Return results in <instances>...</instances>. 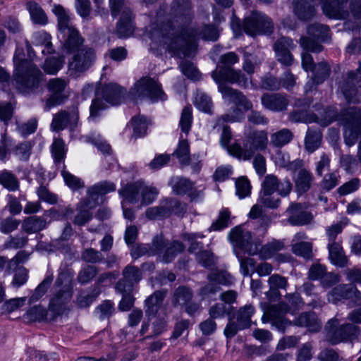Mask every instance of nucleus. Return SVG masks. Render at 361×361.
Wrapping results in <instances>:
<instances>
[{
  "label": "nucleus",
  "mask_w": 361,
  "mask_h": 361,
  "mask_svg": "<svg viewBox=\"0 0 361 361\" xmlns=\"http://www.w3.org/2000/svg\"><path fill=\"white\" fill-rule=\"evenodd\" d=\"M164 48L171 56L179 58L180 53V27L178 20H170L160 29Z\"/></svg>",
  "instance_id": "obj_13"
},
{
  "label": "nucleus",
  "mask_w": 361,
  "mask_h": 361,
  "mask_svg": "<svg viewBox=\"0 0 361 361\" xmlns=\"http://www.w3.org/2000/svg\"><path fill=\"white\" fill-rule=\"evenodd\" d=\"M276 184L275 179L274 178H268L267 179H264L262 183V188L260 192V195L258 200V203H260L263 206L274 209L277 208L280 203L281 200L279 197L272 196L274 192V185Z\"/></svg>",
  "instance_id": "obj_26"
},
{
  "label": "nucleus",
  "mask_w": 361,
  "mask_h": 361,
  "mask_svg": "<svg viewBox=\"0 0 361 361\" xmlns=\"http://www.w3.org/2000/svg\"><path fill=\"white\" fill-rule=\"evenodd\" d=\"M55 286L59 289L53 294L49 303L51 318L54 319L68 314L71 310L70 302L74 288L73 276L68 271H62L55 281Z\"/></svg>",
  "instance_id": "obj_6"
},
{
  "label": "nucleus",
  "mask_w": 361,
  "mask_h": 361,
  "mask_svg": "<svg viewBox=\"0 0 361 361\" xmlns=\"http://www.w3.org/2000/svg\"><path fill=\"white\" fill-rule=\"evenodd\" d=\"M203 188L188 179H182V197H188L190 201H197L202 197Z\"/></svg>",
  "instance_id": "obj_43"
},
{
  "label": "nucleus",
  "mask_w": 361,
  "mask_h": 361,
  "mask_svg": "<svg viewBox=\"0 0 361 361\" xmlns=\"http://www.w3.org/2000/svg\"><path fill=\"white\" fill-rule=\"evenodd\" d=\"M268 283L269 285V292L267 293V295L270 293L274 294L276 297L279 296V289H286L288 283L287 280L285 277L279 275V274H273L271 275L268 280Z\"/></svg>",
  "instance_id": "obj_57"
},
{
  "label": "nucleus",
  "mask_w": 361,
  "mask_h": 361,
  "mask_svg": "<svg viewBox=\"0 0 361 361\" xmlns=\"http://www.w3.org/2000/svg\"><path fill=\"white\" fill-rule=\"evenodd\" d=\"M309 277L312 280L324 279V282L329 280L326 285H331L338 281V275L334 273L326 274L325 267L321 264H314L309 271Z\"/></svg>",
  "instance_id": "obj_41"
},
{
  "label": "nucleus",
  "mask_w": 361,
  "mask_h": 361,
  "mask_svg": "<svg viewBox=\"0 0 361 361\" xmlns=\"http://www.w3.org/2000/svg\"><path fill=\"white\" fill-rule=\"evenodd\" d=\"M360 293L354 286H339L332 290L328 295V300L333 303H337L343 299H359Z\"/></svg>",
  "instance_id": "obj_29"
},
{
  "label": "nucleus",
  "mask_w": 361,
  "mask_h": 361,
  "mask_svg": "<svg viewBox=\"0 0 361 361\" xmlns=\"http://www.w3.org/2000/svg\"><path fill=\"white\" fill-rule=\"evenodd\" d=\"M268 178H274L276 181V184L274 185L273 192H277L278 194L282 197H286L292 190V183L288 179H284L279 181L278 178L274 175H268L264 179Z\"/></svg>",
  "instance_id": "obj_62"
},
{
  "label": "nucleus",
  "mask_w": 361,
  "mask_h": 361,
  "mask_svg": "<svg viewBox=\"0 0 361 361\" xmlns=\"http://www.w3.org/2000/svg\"><path fill=\"white\" fill-rule=\"evenodd\" d=\"M0 184L9 191H16L19 189V181L11 172L4 170L0 173Z\"/></svg>",
  "instance_id": "obj_56"
},
{
  "label": "nucleus",
  "mask_w": 361,
  "mask_h": 361,
  "mask_svg": "<svg viewBox=\"0 0 361 361\" xmlns=\"http://www.w3.org/2000/svg\"><path fill=\"white\" fill-rule=\"evenodd\" d=\"M116 190V185L114 183L109 181H102L97 184L90 187L87 190V198L92 202H98L99 196H103L109 192H113Z\"/></svg>",
  "instance_id": "obj_36"
},
{
  "label": "nucleus",
  "mask_w": 361,
  "mask_h": 361,
  "mask_svg": "<svg viewBox=\"0 0 361 361\" xmlns=\"http://www.w3.org/2000/svg\"><path fill=\"white\" fill-rule=\"evenodd\" d=\"M339 319L336 317L330 319L325 326L326 340L331 344H337L353 339L360 329L351 324L339 325Z\"/></svg>",
  "instance_id": "obj_14"
},
{
  "label": "nucleus",
  "mask_w": 361,
  "mask_h": 361,
  "mask_svg": "<svg viewBox=\"0 0 361 361\" xmlns=\"http://www.w3.org/2000/svg\"><path fill=\"white\" fill-rule=\"evenodd\" d=\"M68 80L56 78L49 80L47 88L52 94L47 99L44 109L49 111L54 106L62 103L66 98L63 94L68 85Z\"/></svg>",
  "instance_id": "obj_21"
},
{
  "label": "nucleus",
  "mask_w": 361,
  "mask_h": 361,
  "mask_svg": "<svg viewBox=\"0 0 361 361\" xmlns=\"http://www.w3.org/2000/svg\"><path fill=\"white\" fill-rule=\"evenodd\" d=\"M99 273V269L94 265L85 266L78 273V281L81 284H86L91 281Z\"/></svg>",
  "instance_id": "obj_58"
},
{
  "label": "nucleus",
  "mask_w": 361,
  "mask_h": 361,
  "mask_svg": "<svg viewBox=\"0 0 361 361\" xmlns=\"http://www.w3.org/2000/svg\"><path fill=\"white\" fill-rule=\"evenodd\" d=\"M180 243L178 240L169 242L161 235H157L149 247L150 255H157L164 263L171 262L178 255Z\"/></svg>",
  "instance_id": "obj_16"
},
{
  "label": "nucleus",
  "mask_w": 361,
  "mask_h": 361,
  "mask_svg": "<svg viewBox=\"0 0 361 361\" xmlns=\"http://www.w3.org/2000/svg\"><path fill=\"white\" fill-rule=\"evenodd\" d=\"M53 12L57 16L58 27L63 39V47L69 52L80 50L84 39L78 30L71 23L70 17L65 8L61 5H56Z\"/></svg>",
  "instance_id": "obj_9"
},
{
  "label": "nucleus",
  "mask_w": 361,
  "mask_h": 361,
  "mask_svg": "<svg viewBox=\"0 0 361 361\" xmlns=\"http://www.w3.org/2000/svg\"><path fill=\"white\" fill-rule=\"evenodd\" d=\"M307 37L300 39V46L306 51L319 52L322 49L320 42H328L331 32L328 26L322 24L311 25L307 27Z\"/></svg>",
  "instance_id": "obj_15"
},
{
  "label": "nucleus",
  "mask_w": 361,
  "mask_h": 361,
  "mask_svg": "<svg viewBox=\"0 0 361 361\" xmlns=\"http://www.w3.org/2000/svg\"><path fill=\"white\" fill-rule=\"evenodd\" d=\"M30 253L25 250L19 251L12 259H9L6 267V274H11L13 270L20 267V264L25 262L30 257Z\"/></svg>",
  "instance_id": "obj_64"
},
{
  "label": "nucleus",
  "mask_w": 361,
  "mask_h": 361,
  "mask_svg": "<svg viewBox=\"0 0 361 361\" xmlns=\"http://www.w3.org/2000/svg\"><path fill=\"white\" fill-rule=\"evenodd\" d=\"M322 138V135L319 130L308 129L305 142L306 149L310 153L314 152L319 147Z\"/></svg>",
  "instance_id": "obj_53"
},
{
  "label": "nucleus",
  "mask_w": 361,
  "mask_h": 361,
  "mask_svg": "<svg viewBox=\"0 0 361 361\" xmlns=\"http://www.w3.org/2000/svg\"><path fill=\"white\" fill-rule=\"evenodd\" d=\"M102 94L106 102L112 105H117L121 102L123 91V89L116 84H108L103 87Z\"/></svg>",
  "instance_id": "obj_40"
},
{
  "label": "nucleus",
  "mask_w": 361,
  "mask_h": 361,
  "mask_svg": "<svg viewBox=\"0 0 361 361\" xmlns=\"http://www.w3.org/2000/svg\"><path fill=\"white\" fill-rule=\"evenodd\" d=\"M140 194L142 197V204H149L152 203L157 197L159 190L154 186H149L141 183Z\"/></svg>",
  "instance_id": "obj_63"
},
{
  "label": "nucleus",
  "mask_w": 361,
  "mask_h": 361,
  "mask_svg": "<svg viewBox=\"0 0 361 361\" xmlns=\"http://www.w3.org/2000/svg\"><path fill=\"white\" fill-rule=\"evenodd\" d=\"M99 291L96 289L90 291L88 290H80L75 297L74 303L79 308L89 307L99 295Z\"/></svg>",
  "instance_id": "obj_46"
},
{
  "label": "nucleus",
  "mask_w": 361,
  "mask_h": 361,
  "mask_svg": "<svg viewBox=\"0 0 361 361\" xmlns=\"http://www.w3.org/2000/svg\"><path fill=\"white\" fill-rule=\"evenodd\" d=\"M78 121L79 114L77 108L61 110L54 114L50 128L53 131H60L68 127L73 130Z\"/></svg>",
  "instance_id": "obj_20"
},
{
  "label": "nucleus",
  "mask_w": 361,
  "mask_h": 361,
  "mask_svg": "<svg viewBox=\"0 0 361 361\" xmlns=\"http://www.w3.org/2000/svg\"><path fill=\"white\" fill-rule=\"evenodd\" d=\"M194 104L197 109L207 114L212 112V102L211 98L204 92L197 90L195 94Z\"/></svg>",
  "instance_id": "obj_51"
},
{
  "label": "nucleus",
  "mask_w": 361,
  "mask_h": 361,
  "mask_svg": "<svg viewBox=\"0 0 361 361\" xmlns=\"http://www.w3.org/2000/svg\"><path fill=\"white\" fill-rule=\"evenodd\" d=\"M109 7L114 18L133 13L128 0H109Z\"/></svg>",
  "instance_id": "obj_45"
},
{
  "label": "nucleus",
  "mask_w": 361,
  "mask_h": 361,
  "mask_svg": "<svg viewBox=\"0 0 361 361\" xmlns=\"http://www.w3.org/2000/svg\"><path fill=\"white\" fill-rule=\"evenodd\" d=\"M307 235L303 232L297 233L292 240V251L298 256L305 259L312 257V243L308 241Z\"/></svg>",
  "instance_id": "obj_27"
},
{
  "label": "nucleus",
  "mask_w": 361,
  "mask_h": 361,
  "mask_svg": "<svg viewBox=\"0 0 361 361\" xmlns=\"http://www.w3.org/2000/svg\"><path fill=\"white\" fill-rule=\"evenodd\" d=\"M218 28L206 25L197 28L192 22L190 4L188 0H182V73L192 80H198L201 75L192 60L197 50L199 39L216 41L219 37Z\"/></svg>",
  "instance_id": "obj_1"
},
{
  "label": "nucleus",
  "mask_w": 361,
  "mask_h": 361,
  "mask_svg": "<svg viewBox=\"0 0 361 361\" xmlns=\"http://www.w3.org/2000/svg\"><path fill=\"white\" fill-rule=\"evenodd\" d=\"M122 274L123 278L116 285V289L118 292L133 291L134 285L142 279L140 270L132 265L125 267Z\"/></svg>",
  "instance_id": "obj_24"
},
{
  "label": "nucleus",
  "mask_w": 361,
  "mask_h": 361,
  "mask_svg": "<svg viewBox=\"0 0 361 361\" xmlns=\"http://www.w3.org/2000/svg\"><path fill=\"white\" fill-rule=\"evenodd\" d=\"M293 139V133L288 129H281L272 133L270 136L271 145L281 148L288 144Z\"/></svg>",
  "instance_id": "obj_50"
},
{
  "label": "nucleus",
  "mask_w": 361,
  "mask_h": 361,
  "mask_svg": "<svg viewBox=\"0 0 361 361\" xmlns=\"http://www.w3.org/2000/svg\"><path fill=\"white\" fill-rule=\"evenodd\" d=\"M166 295L167 290H156L146 298L145 301L146 316L150 317L157 314Z\"/></svg>",
  "instance_id": "obj_32"
},
{
  "label": "nucleus",
  "mask_w": 361,
  "mask_h": 361,
  "mask_svg": "<svg viewBox=\"0 0 361 361\" xmlns=\"http://www.w3.org/2000/svg\"><path fill=\"white\" fill-rule=\"evenodd\" d=\"M295 116L296 114L291 116L293 121L305 123L317 122L322 126H326L332 121L338 120L343 126L344 140L348 147L355 145L358 135L361 133V109L358 107L353 106L344 109L339 116L331 108L325 110L321 118L311 116L297 119L295 118Z\"/></svg>",
  "instance_id": "obj_2"
},
{
  "label": "nucleus",
  "mask_w": 361,
  "mask_h": 361,
  "mask_svg": "<svg viewBox=\"0 0 361 361\" xmlns=\"http://www.w3.org/2000/svg\"><path fill=\"white\" fill-rule=\"evenodd\" d=\"M290 312V308L284 302H280L276 306H272L268 314L273 324L276 326L279 331H283L287 324H290V322L283 319V315Z\"/></svg>",
  "instance_id": "obj_30"
},
{
  "label": "nucleus",
  "mask_w": 361,
  "mask_h": 361,
  "mask_svg": "<svg viewBox=\"0 0 361 361\" xmlns=\"http://www.w3.org/2000/svg\"><path fill=\"white\" fill-rule=\"evenodd\" d=\"M27 318L31 322H41L54 320L51 318V312L42 305H34L28 309L26 313Z\"/></svg>",
  "instance_id": "obj_48"
},
{
  "label": "nucleus",
  "mask_w": 361,
  "mask_h": 361,
  "mask_svg": "<svg viewBox=\"0 0 361 361\" xmlns=\"http://www.w3.org/2000/svg\"><path fill=\"white\" fill-rule=\"evenodd\" d=\"M263 209L259 204H256L252 206L251 208L248 216L250 219H259V229H262V231H266L268 226L270 224L271 219L269 217L263 215Z\"/></svg>",
  "instance_id": "obj_52"
},
{
  "label": "nucleus",
  "mask_w": 361,
  "mask_h": 361,
  "mask_svg": "<svg viewBox=\"0 0 361 361\" xmlns=\"http://www.w3.org/2000/svg\"><path fill=\"white\" fill-rule=\"evenodd\" d=\"M202 167L199 156L189 155V145L186 140H182V168H188L192 173H198Z\"/></svg>",
  "instance_id": "obj_34"
},
{
  "label": "nucleus",
  "mask_w": 361,
  "mask_h": 361,
  "mask_svg": "<svg viewBox=\"0 0 361 361\" xmlns=\"http://www.w3.org/2000/svg\"><path fill=\"white\" fill-rule=\"evenodd\" d=\"M98 204L99 202H92L89 199L81 200L77 205L78 212L75 216L73 223L80 226L85 225L92 218V215L90 210L95 208Z\"/></svg>",
  "instance_id": "obj_31"
},
{
  "label": "nucleus",
  "mask_w": 361,
  "mask_h": 361,
  "mask_svg": "<svg viewBox=\"0 0 361 361\" xmlns=\"http://www.w3.org/2000/svg\"><path fill=\"white\" fill-rule=\"evenodd\" d=\"M231 27L235 37H238L244 31L247 35L256 36L261 34L270 33L273 29L271 20L265 15L252 11L245 16L243 23L234 13L231 20Z\"/></svg>",
  "instance_id": "obj_8"
},
{
  "label": "nucleus",
  "mask_w": 361,
  "mask_h": 361,
  "mask_svg": "<svg viewBox=\"0 0 361 361\" xmlns=\"http://www.w3.org/2000/svg\"><path fill=\"white\" fill-rule=\"evenodd\" d=\"M286 212L289 215L288 222L293 226H303L309 224L312 216L303 210L300 204L291 203Z\"/></svg>",
  "instance_id": "obj_28"
},
{
  "label": "nucleus",
  "mask_w": 361,
  "mask_h": 361,
  "mask_svg": "<svg viewBox=\"0 0 361 361\" xmlns=\"http://www.w3.org/2000/svg\"><path fill=\"white\" fill-rule=\"evenodd\" d=\"M46 225L47 221L43 217L32 216L23 220L22 229L27 233H34L43 230Z\"/></svg>",
  "instance_id": "obj_44"
},
{
  "label": "nucleus",
  "mask_w": 361,
  "mask_h": 361,
  "mask_svg": "<svg viewBox=\"0 0 361 361\" xmlns=\"http://www.w3.org/2000/svg\"><path fill=\"white\" fill-rule=\"evenodd\" d=\"M180 203L173 197H167L160 201L159 205L146 209L145 216L149 220L164 219L180 213Z\"/></svg>",
  "instance_id": "obj_17"
},
{
  "label": "nucleus",
  "mask_w": 361,
  "mask_h": 361,
  "mask_svg": "<svg viewBox=\"0 0 361 361\" xmlns=\"http://www.w3.org/2000/svg\"><path fill=\"white\" fill-rule=\"evenodd\" d=\"M209 283L204 286L200 294L203 297L209 296L219 291V285L229 286L233 281V277L226 271H214L208 276Z\"/></svg>",
  "instance_id": "obj_23"
},
{
  "label": "nucleus",
  "mask_w": 361,
  "mask_h": 361,
  "mask_svg": "<svg viewBox=\"0 0 361 361\" xmlns=\"http://www.w3.org/2000/svg\"><path fill=\"white\" fill-rule=\"evenodd\" d=\"M238 61V56L234 52H228L222 55L220 58V63L222 67L218 72L220 79L223 81L236 83L243 87H247L250 84L252 85V82L240 71L231 68Z\"/></svg>",
  "instance_id": "obj_12"
},
{
  "label": "nucleus",
  "mask_w": 361,
  "mask_h": 361,
  "mask_svg": "<svg viewBox=\"0 0 361 361\" xmlns=\"http://www.w3.org/2000/svg\"><path fill=\"white\" fill-rule=\"evenodd\" d=\"M141 183L140 181H137L133 183L128 184L126 187L120 190L118 192L126 201L130 203H135L139 200V195L142 189Z\"/></svg>",
  "instance_id": "obj_47"
},
{
  "label": "nucleus",
  "mask_w": 361,
  "mask_h": 361,
  "mask_svg": "<svg viewBox=\"0 0 361 361\" xmlns=\"http://www.w3.org/2000/svg\"><path fill=\"white\" fill-rule=\"evenodd\" d=\"M231 213L226 208L222 209L216 221L212 223L209 230L210 231H221L228 226Z\"/></svg>",
  "instance_id": "obj_60"
},
{
  "label": "nucleus",
  "mask_w": 361,
  "mask_h": 361,
  "mask_svg": "<svg viewBox=\"0 0 361 361\" xmlns=\"http://www.w3.org/2000/svg\"><path fill=\"white\" fill-rule=\"evenodd\" d=\"M130 97L137 103L143 98H148L151 102L165 99L166 95L160 84L152 78L143 77L138 80L130 92Z\"/></svg>",
  "instance_id": "obj_11"
},
{
  "label": "nucleus",
  "mask_w": 361,
  "mask_h": 361,
  "mask_svg": "<svg viewBox=\"0 0 361 361\" xmlns=\"http://www.w3.org/2000/svg\"><path fill=\"white\" fill-rule=\"evenodd\" d=\"M329 255L331 263L336 266L343 267L348 264V259L343 252L339 242H331L328 244Z\"/></svg>",
  "instance_id": "obj_38"
},
{
  "label": "nucleus",
  "mask_w": 361,
  "mask_h": 361,
  "mask_svg": "<svg viewBox=\"0 0 361 361\" xmlns=\"http://www.w3.org/2000/svg\"><path fill=\"white\" fill-rule=\"evenodd\" d=\"M323 13L335 20H346L349 12L346 9L348 0H318ZM316 0H293V11L302 20L311 19L315 14Z\"/></svg>",
  "instance_id": "obj_3"
},
{
  "label": "nucleus",
  "mask_w": 361,
  "mask_h": 361,
  "mask_svg": "<svg viewBox=\"0 0 361 361\" xmlns=\"http://www.w3.org/2000/svg\"><path fill=\"white\" fill-rule=\"evenodd\" d=\"M26 8L28 11L32 22L35 24L45 25L48 18L42 8L34 0H27Z\"/></svg>",
  "instance_id": "obj_42"
},
{
  "label": "nucleus",
  "mask_w": 361,
  "mask_h": 361,
  "mask_svg": "<svg viewBox=\"0 0 361 361\" xmlns=\"http://www.w3.org/2000/svg\"><path fill=\"white\" fill-rule=\"evenodd\" d=\"M255 312L252 305H245L241 307L236 315V322L240 324V328L245 329L250 326L251 317Z\"/></svg>",
  "instance_id": "obj_54"
},
{
  "label": "nucleus",
  "mask_w": 361,
  "mask_h": 361,
  "mask_svg": "<svg viewBox=\"0 0 361 361\" xmlns=\"http://www.w3.org/2000/svg\"><path fill=\"white\" fill-rule=\"evenodd\" d=\"M135 30L133 13L128 16H119L116 24V33L119 37H128L133 35Z\"/></svg>",
  "instance_id": "obj_39"
},
{
  "label": "nucleus",
  "mask_w": 361,
  "mask_h": 361,
  "mask_svg": "<svg viewBox=\"0 0 361 361\" xmlns=\"http://www.w3.org/2000/svg\"><path fill=\"white\" fill-rule=\"evenodd\" d=\"M295 324L298 326L305 327L309 331L317 332L321 327V322L318 319L314 312H305L301 314L295 320Z\"/></svg>",
  "instance_id": "obj_35"
},
{
  "label": "nucleus",
  "mask_w": 361,
  "mask_h": 361,
  "mask_svg": "<svg viewBox=\"0 0 361 361\" xmlns=\"http://www.w3.org/2000/svg\"><path fill=\"white\" fill-rule=\"evenodd\" d=\"M53 281V276H47L35 289L30 296L29 303L39 300L47 291Z\"/></svg>",
  "instance_id": "obj_61"
},
{
  "label": "nucleus",
  "mask_w": 361,
  "mask_h": 361,
  "mask_svg": "<svg viewBox=\"0 0 361 361\" xmlns=\"http://www.w3.org/2000/svg\"><path fill=\"white\" fill-rule=\"evenodd\" d=\"M63 57H50L45 60L42 68L45 73L54 75L63 67Z\"/></svg>",
  "instance_id": "obj_59"
},
{
  "label": "nucleus",
  "mask_w": 361,
  "mask_h": 361,
  "mask_svg": "<svg viewBox=\"0 0 361 361\" xmlns=\"http://www.w3.org/2000/svg\"><path fill=\"white\" fill-rule=\"evenodd\" d=\"M36 47L43 54H49L54 51L51 36L45 32H39L34 35Z\"/></svg>",
  "instance_id": "obj_49"
},
{
  "label": "nucleus",
  "mask_w": 361,
  "mask_h": 361,
  "mask_svg": "<svg viewBox=\"0 0 361 361\" xmlns=\"http://www.w3.org/2000/svg\"><path fill=\"white\" fill-rule=\"evenodd\" d=\"M301 58L302 67L304 71L312 73L311 79L305 87V94L309 97V94L316 89V86L323 82L329 75L330 66L326 62L314 64L312 56L307 52H302Z\"/></svg>",
  "instance_id": "obj_10"
},
{
  "label": "nucleus",
  "mask_w": 361,
  "mask_h": 361,
  "mask_svg": "<svg viewBox=\"0 0 361 361\" xmlns=\"http://www.w3.org/2000/svg\"><path fill=\"white\" fill-rule=\"evenodd\" d=\"M248 240L251 243H257L258 245V252L257 255L259 256V257L262 259H270L274 257L276 252L281 250L283 248V243L281 241L273 240L265 245L260 247V243L257 240H254L250 235V238Z\"/></svg>",
  "instance_id": "obj_37"
},
{
  "label": "nucleus",
  "mask_w": 361,
  "mask_h": 361,
  "mask_svg": "<svg viewBox=\"0 0 361 361\" xmlns=\"http://www.w3.org/2000/svg\"><path fill=\"white\" fill-rule=\"evenodd\" d=\"M95 58V52L92 48L82 47L80 50H78L68 63L70 74L78 76L85 72L92 66Z\"/></svg>",
  "instance_id": "obj_18"
},
{
  "label": "nucleus",
  "mask_w": 361,
  "mask_h": 361,
  "mask_svg": "<svg viewBox=\"0 0 361 361\" xmlns=\"http://www.w3.org/2000/svg\"><path fill=\"white\" fill-rule=\"evenodd\" d=\"M294 47L295 45L290 38L283 37L278 39L274 47L278 61L286 66L292 65L294 59L290 50Z\"/></svg>",
  "instance_id": "obj_25"
},
{
  "label": "nucleus",
  "mask_w": 361,
  "mask_h": 361,
  "mask_svg": "<svg viewBox=\"0 0 361 361\" xmlns=\"http://www.w3.org/2000/svg\"><path fill=\"white\" fill-rule=\"evenodd\" d=\"M214 74V78L219 84V90L221 93L223 99L229 103H233L237 106L241 107L244 111H248L252 108V104L240 92L228 87L220 82V79Z\"/></svg>",
  "instance_id": "obj_22"
},
{
  "label": "nucleus",
  "mask_w": 361,
  "mask_h": 361,
  "mask_svg": "<svg viewBox=\"0 0 361 361\" xmlns=\"http://www.w3.org/2000/svg\"><path fill=\"white\" fill-rule=\"evenodd\" d=\"M359 78L358 73L350 72L340 85L341 91L348 103L361 102V80Z\"/></svg>",
  "instance_id": "obj_19"
},
{
  "label": "nucleus",
  "mask_w": 361,
  "mask_h": 361,
  "mask_svg": "<svg viewBox=\"0 0 361 361\" xmlns=\"http://www.w3.org/2000/svg\"><path fill=\"white\" fill-rule=\"evenodd\" d=\"M249 223L235 226L233 228L228 235L229 240L233 245L235 255L238 259L240 265V272L244 276H250L255 271V261L250 257H243L241 253H247L250 255H257L258 245L251 243L248 239L250 238V232L247 227Z\"/></svg>",
  "instance_id": "obj_4"
},
{
  "label": "nucleus",
  "mask_w": 361,
  "mask_h": 361,
  "mask_svg": "<svg viewBox=\"0 0 361 361\" xmlns=\"http://www.w3.org/2000/svg\"><path fill=\"white\" fill-rule=\"evenodd\" d=\"M312 176L310 172L307 170H301L299 171L296 180L295 187L299 193H303L309 190Z\"/></svg>",
  "instance_id": "obj_55"
},
{
  "label": "nucleus",
  "mask_w": 361,
  "mask_h": 361,
  "mask_svg": "<svg viewBox=\"0 0 361 361\" xmlns=\"http://www.w3.org/2000/svg\"><path fill=\"white\" fill-rule=\"evenodd\" d=\"M263 106L273 111L284 110L288 105L287 99L279 94H266L262 97Z\"/></svg>",
  "instance_id": "obj_33"
},
{
  "label": "nucleus",
  "mask_w": 361,
  "mask_h": 361,
  "mask_svg": "<svg viewBox=\"0 0 361 361\" xmlns=\"http://www.w3.org/2000/svg\"><path fill=\"white\" fill-rule=\"evenodd\" d=\"M13 63L15 67L13 79L18 89L26 91L38 86L42 74L30 60L25 58L23 49H16Z\"/></svg>",
  "instance_id": "obj_7"
},
{
  "label": "nucleus",
  "mask_w": 361,
  "mask_h": 361,
  "mask_svg": "<svg viewBox=\"0 0 361 361\" xmlns=\"http://www.w3.org/2000/svg\"><path fill=\"white\" fill-rule=\"evenodd\" d=\"M243 146L235 142L229 148L230 154L240 160H250L257 152L267 149L269 144L268 132L265 130H257L250 126L245 128Z\"/></svg>",
  "instance_id": "obj_5"
}]
</instances>
